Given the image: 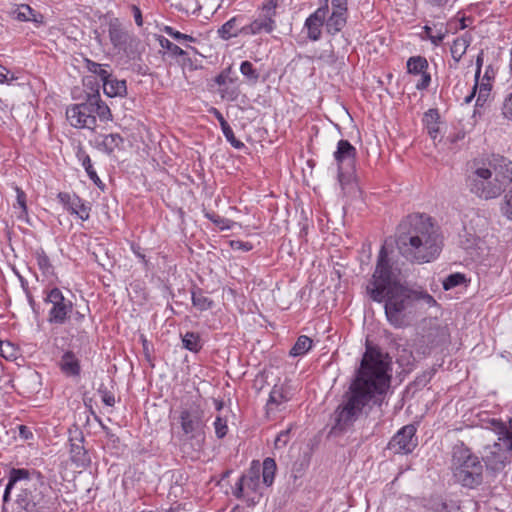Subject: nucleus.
I'll return each instance as SVG.
<instances>
[{"mask_svg":"<svg viewBox=\"0 0 512 512\" xmlns=\"http://www.w3.org/2000/svg\"><path fill=\"white\" fill-rule=\"evenodd\" d=\"M399 275L400 270L389 259L386 247L382 246L366 291L372 301L384 302L385 316L390 325L405 328L416 318L420 304L432 307L436 300L424 290L400 283Z\"/></svg>","mask_w":512,"mask_h":512,"instance_id":"1","label":"nucleus"},{"mask_svg":"<svg viewBox=\"0 0 512 512\" xmlns=\"http://www.w3.org/2000/svg\"><path fill=\"white\" fill-rule=\"evenodd\" d=\"M390 360L380 350L367 347L346 401L335 411V429L343 431L353 424L363 408L377 394H383L390 383Z\"/></svg>","mask_w":512,"mask_h":512,"instance_id":"2","label":"nucleus"},{"mask_svg":"<svg viewBox=\"0 0 512 512\" xmlns=\"http://www.w3.org/2000/svg\"><path fill=\"white\" fill-rule=\"evenodd\" d=\"M397 247L401 255L412 263L435 260L443 247V239L432 218L425 214H410L398 225Z\"/></svg>","mask_w":512,"mask_h":512,"instance_id":"3","label":"nucleus"},{"mask_svg":"<svg viewBox=\"0 0 512 512\" xmlns=\"http://www.w3.org/2000/svg\"><path fill=\"white\" fill-rule=\"evenodd\" d=\"M451 468L455 480L463 487L473 489L483 483L482 460L463 443L453 447Z\"/></svg>","mask_w":512,"mask_h":512,"instance_id":"4","label":"nucleus"},{"mask_svg":"<svg viewBox=\"0 0 512 512\" xmlns=\"http://www.w3.org/2000/svg\"><path fill=\"white\" fill-rule=\"evenodd\" d=\"M28 476L21 479L20 493L16 499L18 512H40L44 508L47 486L44 476L34 469H27Z\"/></svg>","mask_w":512,"mask_h":512,"instance_id":"5","label":"nucleus"},{"mask_svg":"<svg viewBox=\"0 0 512 512\" xmlns=\"http://www.w3.org/2000/svg\"><path fill=\"white\" fill-rule=\"evenodd\" d=\"M497 441L485 448V455L482 460L488 471L493 474L501 472L510 461L512 452V432L507 426L499 421H493Z\"/></svg>","mask_w":512,"mask_h":512,"instance_id":"6","label":"nucleus"},{"mask_svg":"<svg viewBox=\"0 0 512 512\" xmlns=\"http://www.w3.org/2000/svg\"><path fill=\"white\" fill-rule=\"evenodd\" d=\"M261 464L253 460L250 468L236 482L233 495L238 499H244L255 503L262 495L260 481Z\"/></svg>","mask_w":512,"mask_h":512,"instance_id":"7","label":"nucleus"},{"mask_svg":"<svg viewBox=\"0 0 512 512\" xmlns=\"http://www.w3.org/2000/svg\"><path fill=\"white\" fill-rule=\"evenodd\" d=\"M466 185L472 194L484 200L495 199L501 195H491L490 187L497 185L496 181L492 178V171L489 168L477 166L476 164L471 166L466 176Z\"/></svg>","mask_w":512,"mask_h":512,"instance_id":"8","label":"nucleus"},{"mask_svg":"<svg viewBox=\"0 0 512 512\" xmlns=\"http://www.w3.org/2000/svg\"><path fill=\"white\" fill-rule=\"evenodd\" d=\"M203 417L204 412L197 405L182 407L179 414L183 434L187 439L196 440L198 444L204 441Z\"/></svg>","mask_w":512,"mask_h":512,"instance_id":"9","label":"nucleus"},{"mask_svg":"<svg viewBox=\"0 0 512 512\" xmlns=\"http://www.w3.org/2000/svg\"><path fill=\"white\" fill-rule=\"evenodd\" d=\"M356 154V148L348 140L341 139L337 143L333 156L338 168V181L342 187L353 178Z\"/></svg>","mask_w":512,"mask_h":512,"instance_id":"10","label":"nucleus"},{"mask_svg":"<svg viewBox=\"0 0 512 512\" xmlns=\"http://www.w3.org/2000/svg\"><path fill=\"white\" fill-rule=\"evenodd\" d=\"M278 0H267L263 3L257 17L249 24L243 25V35L271 33L276 27L275 17Z\"/></svg>","mask_w":512,"mask_h":512,"instance_id":"11","label":"nucleus"},{"mask_svg":"<svg viewBox=\"0 0 512 512\" xmlns=\"http://www.w3.org/2000/svg\"><path fill=\"white\" fill-rule=\"evenodd\" d=\"M44 302L51 304L48 312V322L50 324L63 325L70 318L73 303L64 297L59 288L54 287L49 290Z\"/></svg>","mask_w":512,"mask_h":512,"instance_id":"12","label":"nucleus"},{"mask_svg":"<svg viewBox=\"0 0 512 512\" xmlns=\"http://www.w3.org/2000/svg\"><path fill=\"white\" fill-rule=\"evenodd\" d=\"M416 427L412 424L402 427L389 441L388 449L395 454H409L418 445Z\"/></svg>","mask_w":512,"mask_h":512,"instance_id":"13","label":"nucleus"},{"mask_svg":"<svg viewBox=\"0 0 512 512\" xmlns=\"http://www.w3.org/2000/svg\"><path fill=\"white\" fill-rule=\"evenodd\" d=\"M494 170L497 185L490 187L491 195L502 194L512 183V161L503 156H494L490 162Z\"/></svg>","mask_w":512,"mask_h":512,"instance_id":"14","label":"nucleus"},{"mask_svg":"<svg viewBox=\"0 0 512 512\" xmlns=\"http://www.w3.org/2000/svg\"><path fill=\"white\" fill-rule=\"evenodd\" d=\"M66 117L71 126L75 128L94 129L97 122L96 116L91 113L87 100L84 103L68 107Z\"/></svg>","mask_w":512,"mask_h":512,"instance_id":"15","label":"nucleus"},{"mask_svg":"<svg viewBox=\"0 0 512 512\" xmlns=\"http://www.w3.org/2000/svg\"><path fill=\"white\" fill-rule=\"evenodd\" d=\"M291 397V389L287 384H275L270 391L266 403L267 416L272 417L275 416L276 413L284 411Z\"/></svg>","mask_w":512,"mask_h":512,"instance_id":"16","label":"nucleus"},{"mask_svg":"<svg viewBox=\"0 0 512 512\" xmlns=\"http://www.w3.org/2000/svg\"><path fill=\"white\" fill-rule=\"evenodd\" d=\"M327 14H329L328 0H324V4L305 20L304 27L307 29V37L310 40L317 41L320 39Z\"/></svg>","mask_w":512,"mask_h":512,"instance_id":"17","label":"nucleus"},{"mask_svg":"<svg viewBox=\"0 0 512 512\" xmlns=\"http://www.w3.org/2000/svg\"><path fill=\"white\" fill-rule=\"evenodd\" d=\"M84 437L82 432H77L70 437V459L79 468H86L91 463L88 451L83 446Z\"/></svg>","mask_w":512,"mask_h":512,"instance_id":"18","label":"nucleus"},{"mask_svg":"<svg viewBox=\"0 0 512 512\" xmlns=\"http://www.w3.org/2000/svg\"><path fill=\"white\" fill-rule=\"evenodd\" d=\"M58 365L62 373H64L66 376L77 377L80 375V360L71 350H67L63 353L58 362Z\"/></svg>","mask_w":512,"mask_h":512,"instance_id":"19","label":"nucleus"},{"mask_svg":"<svg viewBox=\"0 0 512 512\" xmlns=\"http://www.w3.org/2000/svg\"><path fill=\"white\" fill-rule=\"evenodd\" d=\"M124 139L118 133L99 135L95 139L96 148L106 154H112L123 144Z\"/></svg>","mask_w":512,"mask_h":512,"instance_id":"20","label":"nucleus"},{"mask_svg":"<svg viewBox=\"0 0 512 512\" xmlns=\"http://www.w3.org/2000/svg\"><path fill=\"white\" fill-rule=\"evenodd\" d=\"M87 101L92 115H97L103 121L112 119L111 110L108 105L101 100L98 90L95 93L89 94Z\"/></svg>","mask_w":512,"mask_h":512,"instance_id":"21","label":"nucleus"},{"mask_svg":"<svg viewBox=\"0 0 512 512\" xmlns=\"http://www.w3.org/2000/svg\"><path fill=\"white\" fill-rule=\"evenodd\" d=\"M348 13L332 11L325 19V30L329 35H335L343 30L347 24Z\"/></svg>","mask_w":512,"mask_h":512,"instance_id":"22","label":"nucleus"},{"mask_svg":"<svg viewBox=\"0 0 512 512\" xmlns=\"http://www.w3.org/2000/svg\"><path fill=\"white\" fill-rule=\"evenodd\" d=\"M244 20L243 16H235L226 21L219 29L218 35L223 40H228L232 37H236L239 34H242L243 25L242 22Z\"/></svg>","mask_w":512,"mask_h":512,"instance_id":"23","label":"nucleus"},{"mask_svg":"<svg viewBox=\"0 0 512 512\" xmlns=\"http://www.w3.org/2000/svg\"><path fill=\"white\" fill-rule=\"evenodd\" d=\"M77 159L81 162L90 180L100 189H104L105 185L98 177L95 169L93 168L91 158L82 147H78L76 152Z\"/></svg>","mask_w":512,"mask_h":512,"instance_id":"24","label":"nucleus"},{"mask_svg":"<svg viewBox=\"0 0 512 512\" xmlns=\"http://www.w3.org/2000/svg\"><path fill=\"white\" fill-rule=\"evenodd\" d=\"M109 38L114 47L116 48H123L128 40V34L124 29L121 27L118 20L111 21L109 23Z\"/></svg>","mask_w":512,"mask_h":512,"instance_id":"25","label":"nucleus"},{"mask_svg":"<svg viewBox=\"0 0 512 512\" xmlns=\"http://www.w3.org/2000/svg\"><path fill=\"white\" fill-rule=\"evenodd\" d=\"M439 120L440 115L437 109H429L423 116V123L427 129V133L433 140H435L440 133Z\"/></svg>","mask_w":512,"mask_h":512,"instance_id":"26","label":"nucleus"},{"mask_svg":"<svg viewBox=\"0 0 512 512\" xmlns=\"http://www.w3.org/2000/svg\"><path fill=\"white\" fill-rule=\"evenodd\" d=\"M103 90L108 97H123L127 93L126 81L109 77L103 82Z\"/></svg>","mask_w":512,"mask_h":512,"instance_id":"27","label":"nucleus"},{"mask_svg":"<svg viewBox=\"0 0 512 512\" xmlns=\"http://www.w3.org/2000/svg\"><path fill=\"white\" fill-rule=\"evenodd\" d=\"M191 300L193 306L201 312L207 311L214 306V301L206 296L203 289L199 287H194L191 290Z\"/></svg>","mask_w":512,"mask_h":512,"instance_id":"28","label":"nucleus"},{"mask_svg":"<svg viewBox=\"0 0 512 512\" xmlns=\"http://www.w3.org/2000/svg\"><path fill=\"white\" fill-rule=\"evenodd\" d=\"M27 469L25 468H12L9 472L8 483L5 487L3 494V503H7L10 500L11 490L14 488L19 481L27 477Z\"/></svg>","mask_w":512,"mask_h":512,"instance_id":"29","label":"nucleus"},{"mask_svg":"<svg viewBox=\"0 0 512 512\" xmlns=\"http://www.w3.org/2000/svg\"><path fill=\"white\" fill-rule=\"evenodd\" d=\"M471 37L468 35H462L457 37L450 48L452 58L456 63H458L463 55L466 53L467 48L470 45Z\"/></svg>","mask_w":512,"mask_h":512,"instance_id":"30","label":"nucleus"},{"mask_svg":"<svg viewBox=\"0 0 512 512\" xmlns=\"http://www.w3.org/2000/svg\"><path fill=\"white\" fill-rule=\"evenodd\" d=\"M317 59L323 64L330 67H340L344 65V56H339L333 49L332 45L328 49H323Z\"/></svg>","mask_w":512,"mask_h":512,"instance_id":"31","label":"nucleus"},{"mask_svg":"<svg viewBox=\"0 0 512 512\" xmlns=\"http://www.w3.org/2000/svg\"><path fill=\"white\" fill-rule=\"evenodd\" d=\"M277 465L273 458L267 457L264 459L263 463L261 464V472L262 473V483L269 487L274 482V477L276 474Z\"/></svg>","mask_w":512,"mask_h":512,"instance_id":"32","label":"nucleus"},{"mask_svg":"<svg viewBox=\"0 0 512 512\" xmlns=\"http://www.w3.org/2000/svg\"><path fill=\"white\" fill-rule=\"evenodd\" d=\"M407 72L413 75H420L428 70L429 64L425 57L412 56L407 60L406 63Z\"/></svg>","mask_w":512,"mask_h":512,"instance_id":"33","label":"nucleus"},{"mask_svg":"<svg viewBox=\"0 0 512 512\" xmlns=\"http://www.w3.org/2000/svg\"><path fill=\"white\" fill-rule=\"evenodd\" d=\"M429 508L433 512H460V508L456 503L452 501L446 502L439 497L432 498L429 501Z\"/></svg>","mask_w":512,"mask_h":512,"instance_id":"34","label":"nucleus"},{"mask_svg":"<svg viewBox=\"0 0 512 512\" xmlns=\"http://www.w3.org/2000/svg\"><path fill=\"white\" fill-rule=\"evenodd\" d=\"M72 200L73 202H71L70 209L68 211L71 214L77 215L84 221L88 220L90 216V207L76 195H73Z\"/></svg>","mask_w":512,"mask_h":512,"instance_id":"35","label":"nucleus"},{"mask_svg":"<svg viewBox=\"0 0 512 512\" xmlns=\"http://www.w3.org/2000/svg\"><path fill=\"white\" fill-rule=\"evenodd\" d=\"M312 343V340L308 336L301 335L291 348L289 354L293 357L305 355L311 349Z\"/></svg>","mask_w":512,"mask_h":512,"instance_id":"36","label":"nucleus"},{"mask_svg":"<svg viewBox=\"0 0 512 512\" xmlns=\"http://www.w3.org/2000/svg\"><path fill=\"white\" fill-rule=\"evenodd\" d=\"M183 347L191 352L197 353L202 348L201 338L198 333L186 332L182 336Z\"/></svg>","mask_w":512,"mask_h":512,"instance_id":"37","label":"nucleus"},{"mask_svg":"<svg viewBox=\"0 0 512 512\" xmlns=\"http://www.w3.org/2000/svg\"><path fill=\"white\" fill-rule=\"evenodd\" d=\"M35 258L39 269L45 276H50L54 274V268L50 262L48 255L45 253L43 249L36 250Z\"/></svg>","mask_w":512,"mask_h":512,"instance_id":"38","label":"nucleus"},{"mask_svg":"<svg viewBox=\"0 0 512 512\" xmlns=\"http://www.w3.org/2000/svg\"><path fill=\"white\" fill-rule=\"evenodd\" d=\"M500 212L507 220L512 221V185L505 193L500 204Z\"/></svg>","mask_w":512,"mask_h":512,"instance_id":"39","label":"nucleus"},{"mask_svg":"<svg viewBox=\"0 0 512 512\" xmlns=\"http://www.w3.org/2000/svg\"><path fill=\"white\" fill-rule=\"evenodd\" d=\"M159 44L161 48L165 49L170 53L171 56L177 57V56H185L187 55L186 51L180 48L178 45L174 44L173 42L169 41L164 36L159 37Z\"/></svg>","mask_w":512,"mask_h":512,"instance_id":"40","label":"nucleus"},{"mask_svg":"<svg viewBox=\"0 0 512 512\" xmlns=\"http://www.w3.org/2000/svg\"><path fill=\"white\" fill-rule=\"evenodd\" d=\"M241 74L250 82L256 83L259 79V73L250 61H243L240 65Z\"/></svg>","mask_w":512,"mask_h":512,"instance_id":"41","label":"nucleus"},{"mask_svg":"<svg viewBox=\"0 0 512 512\" xmlns=\"http://www.w3.org/2000/svg\"><path fill=\"white\" fill-rule=\"evenodd\" d=\"M423 33L425 34L423 38L429 39L435 46L440 45L445 38V32L440 29L433 33V29L428 25L423 27Z\"/></svg>","mask_w":512,"mask_h":512,"instance_id":"42","label":"nucleus"},{"mask_svg":"<svg viewBox=\"0 0 512 512\" xmlns=\"http://www.w3.org/2000/svg\"><path fill=\"white\" fill-rule=\"evenodd\" d=\"M465 280V275L462 273L450 274L443 280V288L444 290H450L463 284Z\"/></svg>","mask_w":512,"mask_h":512,"instance_id":"43","label":"nucleus"},{"mask_svg":"<svg viewBox=\"0 0 512 512\" xmlns=\"http://www.w3.org/2000/svg\"><path fill=\"white\" fill-rule=\"evenodd\" d=\"M397 362L400 366L408 367L413 364L414 357L412 351L406 349V348H397Z\"/></svg>","mask_w":512,"mask_h":512,"instance_id":"44","label":"nucleus"},{"mask_svg":"<svg viewBox=\"0 0 512 512\" xmlns=\"http://www.w3.org/2000/svg\"><path fill=\"white\" fill-rule=\"evenodd\" d=\"M219 94L222 99L232 102L238 99L240 90L236 86L225 85L224 87L219 89Z\"/></svg>","mask_w":512,"mask_h":512,"instance_id":"45","label":"nucleus"},{"mask_svg":"<svg viewBox=\"0 0 512 512\" xmlns=\"http://www.w3.org/2000/svg\"><path fill=\"white\" fill-rule=\"evenodd\" d=\"M215 434L218 439L224 438L228 433L227 419L217 416L213 423Z\"/></svg>","mask_w":512,"mask_h":512,"instance_id":"46","label":"nucleus"},{"mask_svg":"<svg viewBox=\"0 0 512 512\" xmlns=\"http://www.w3.org/2000/svg\"><path fill=\"white\" fill-rule=\"evenodd\" d=\"M221 130L226 140L231 144L232 147L236 149H242L245 146L243 142H241L235 137L234 132L229 124L224 125V127L221 128Z\"/></svg>","mask_w":512,"mask_h":512,"instance_id":"47","label":"nucleus"},{"mask_svg":"<svg viewBox=\"0 0 512 512\" xmlns=\"http://www.w3.org/2000/svg\"><path fill=\"white\" fill-rule=\"evenodd\" d=\"M163 31L178 42H182V41L195 42L196 41V39L193 36L183 34L179 31L175 30L171 26H165Z\"/></svg>","mask_w":512,"mask_h":512,"instance_id":"48","label":"nucleus"},{"mask_svg":"<svg viewBox=\"0 0 512 512\" xmlns=\"http://www.w3.org/2000/svg\"><path fill=\"white\" fill-rule=\"evenodd\" d=\"M14 14L19 21H29L34 16V10L29 5H21Z\"/></svg>","mask_w":512,"mask_h":512,"instance_id":"49","label":"nucleus"},{"mask_svg":"<svg viewBox=\"0 0 512 512\" xmlns=\"http://www.w3.org/2000/svg\"><path fill=\"white\" fill-rule=\"evenodd\" d=\"M478 88H479V93H478V97L476 100V105L482 106L486 102L487 98L489 97L491 86L488 83L482 82L480 85L478 84Z\"/></svg>","mask_w":512,"mask_h":512,"instance_id":"50","label":"nucleus"},{"mask_svg":"<svg viewBox=\"0 0 512 512\" xmlns=\"http://www.w3.org/2000/svg\"><path fill=\"white\" fill-rule=\"evenodd\" d=\"M290 433H291V428H288V429L281 431L277 435L275 442H274V446L276 449L284 448L288 444V442L290 441Z\"/></svg>","mask_w":512,"mask_h":512,"instance_id":"51","label":"nucleus"},{"mask_svg":"<svg viewBox=\"0 0 512 512\" xmlns=\"http://www.w3.org/2000/svg\"><path fill=\"white\" fill-rule=\"evenodd\" d=\"M501 113L505 119L512 121V92L504 98Z\"/></svg>","mask_w":512,"mask_h":512,"instance_id":"52","label":"nucleus"},{"mask_svg":"<svg viewBox=\"0 0 512 512\" xmlns=\"http://www.w3.org/2000/svg\"><path fill=\"white\" fill-rule=\"evenodd\" d=\"M420 76H421L420 80L416 83V89L417 90H425L429 87V85L431 83V75L427 70V71H425V73L420 74Z\"/></svg>","mask_w":512,"mask_h":512,"instance_id":"53","label":"nucleus"},{"mask_svg":"<svg viewBox=\"0 0 512 512\" xmlns=\"http://www.w3.org/2000/svg\"><path fill=\"white\" fill-rule=\"evenodd\" d=\"M99 393L101 394V399L105 405L114 406L115 397L110 391H108L106 388L105 389L101 388V389H99Z\"/></svg>","mask_w":512,"mask_h":512,"instance_id":"54","label":"nucleus"},{"mask_svg":"<svg viewBox=\"0 0 512 512\" xmlns=\"http://www.w3.org/2000/svg\"><path fill=\"white\" fill-rule=\"evenodd\" d=\"M16 194H17V204L22 209V212L27 213V206H26V194L25 192L19 188H15Z\"/></svg>","mask_w":512,"mask_h":512,"instance_id":"55","label":"nucleus"},{"mask_svg":"<svg viewBox=\"0 0 512 512\" xmlns=\"http://www.w3.org/2000/svg\"><path fill=\"white\" fill-rule=\"evenodd\" d=\"M231 247L234 250H242V251L248 252V251L252 250L253 245L250 242L234 240V241H231Z\"/></svg>","mask_w":512,"mask_h":512,"instance_id":"56","label":"nucleus"},{"mask_svg":"<svg viewBox=\"0 0 512 512\" xmlns=\"http://www.w3.org/2000/svg\"><path fill=\"white\" fill-rule=\"evenodd\" d=\"M332 11L348 13L347 0H331Z\"/></svg>","mask_w":512,"mask_h":512,"instance_id":"57","label":"nucleus"},{"mask_svg":"<svg viewBox=\"0 0 512 512\" xmlns=\"http://www.w3.org/2000/svg\"><path fill=\"white\" fill-rule=\"evenodd\" d=\"M108 65L99 64L97 70L94 72L95 75L99 76L102 82L108 80L111 77V73L106 69Z\"/></svg>","mask_w":512,"mask_h":512,"instance_id":"58","label":"nucleus"},{"mask_svg":"<svg viewBox=\"0 0 512 512\" xmlns=\"http://www.w3.org/2000/svg\"><path fill=\"white\" fill-rule=\"evenodd\" d=\"M72 197L73 195H70L69 193L66 192H60L57 195V198L59 199L60 203H62L67 210L70 209L71 202H73Z\"/></svg>","mask_w":512,"mask_h":512,"instance_id":"59","label":"nucleus"},{"mask_svg":"<svg viewBox=\"0 0 512 512\" xmlns=\"http://www.w3.org/2000/svg\"><path fill=\"white\" fill-rule=\"evenodd\" d=\"M483 61H484V51L481 50L479 52V54L477 55V58H476V71H475V80H479V77H480V74H481V69H482V66H483Z\"/></svg>","mask_w":512,"mask_h":512,"instance_id":"60","label":"nucleus"},{"mask_svg":"<svg viewBox=\"0 0 512 512\" xmlns=\"http://www.w3.org/2000/svg\"><path fill=\"white\" fill-rule=\"evenodd\" d=\"M182 57V66L184 69H189L191 71L193 70H196L199 68V65H197L194 61H192L191 58L187 57V55L185 56H181Z\"/></svg>","mask_w":512,"mask_h":512,"instance_id":"61","label":"nucleus"},{"mask_svg":"<svg viewBox=\"0 0 512 512\" xmlns=\"http://www.w3.org/2000/svg\"><path fill=\"white\" fill-rule=\"evenodd\" d=\"M209 113H211L212 115L215 116V118L218 120L219 124H220V127L223 128L224 125H228L229 123L226 121V119L224 118V116L222 115V113L217 109V108H214L212 107L210 110H209Z\"/></svg>","mask_w":512,"mask_h":512,"instance_id":"62","label":"nucleus"},{"mask_svg":"<svg viewBox=\"0 0 512 512\" xmlns=\"http://www.w3.org/2000/svg\"><path fill=\"white\" fill-rule=\"evenodd\" d=\"M70 318L76 323L81 324L85 319V313L80 312L78 310L74 311L72 309V313L70 314Z\"/></svg>","mask_w":512,"mask_h":512,"instance_id":"63","label":"nucleus"},{"mask_svg":"<svg viewBox=\"0 0 512 512\" xmlns=\"http://www.w3.org/2000/svg\"><path fill=\"white\" fill-rule=\"evenodd\" d=\"M19 435L21 438H23L25 440L31 439L33 437L32 431L27 426H24V425H20Z\"/></svg>","mask_w":512,"mask_h":512,"instance_id":"64","label":"nucleus"}]
</instances>
